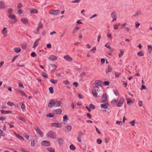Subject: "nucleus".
Listing matches in <instances>:
<instances>
[{
	"label": "nucleus",
	"mask_w": 152,
	"mask_h": 152,
	"mask_svg": "<svg viewBox=\"0 0 152 152\" xmlns=\"http://www.w3.org/2000/svg\"><path fill=\"white\" fill-rule=\"evenodd\" d=\"M48 150L50 152H54V149L52 148H48Z\"/></svg>",
	"instance_id": "a18cd8bd"
},
{
	"label": "nucleus",
	"mask_w": 152,
	"mask_h": 152,
	"mask_svg": "<svg viewBox=\"0 0 152 152\" xmlns=\"http://www.w3.org/2000/svg\"><path fill=\"white\" fill-rule=\"evenodd\" d=\"M103 84L105 86H108L109 84V82L108 81H104L103 83Z\"/></svg>",
	"instance_id": "bf43d9fd"
},
{
	"label": "nucleus",
	"mask_w": 152,
	"mask_h": 152,
	"mask_svg": "<svg viewBox=\"0 0 152 152\" xmlns=\"http://www.w3.org/2000/svg\"><path fill=\"white\" fill-rule=\"evenodd\" d=\"M107 37L109 39H111L112 38V35L110 34L107 33Z\"/></svg>",
	"instance_id": "13d9d810"
},
{
	"label": "nucleus",
	"mask_w": 152,
	"mask_h": 152,
	"mask_svg": "<svg viewBox=\"0 0 152 152\" xmlns=\"http://www.w3.org/2000/svg\"><path fill=\"white\" fill-rule=\"evenodd\" d=\"M141 12L140 11H138L136 12L135 14L134 15V16H138L139 15L141 14Z\"/></svg>",
	"instance_id": "a19ab883"
},
{
	"label": "nucleus",
	"mask_w": 152,
	"mask_h": 152,
	"mask_svg": "<svg viewBox=\"0 0 152 152\" xmlns=\"http://www.w3.org/2000/svg\"><path fill=\"white\" fill-rule=\"evenodd\" d=\"M85 75H86V73H85V72H82L80 75V76L81 77V78H83V77H85Z\"/></svg>",
	"instance_id": "052dcab7"
},
{
	"label": "nucleus",
	"mask_w": 152,
	"mask_h": 152,
	"mask_svg": "<svg viewBox=\"0 0 152 152\" xmlns=\"http://www.w3.org/2000/svg\"><path fill=\"white\" fill-rule=\"evenodd\" d=\"M47 136L53 139H55L56 137V135L55 132L52 131L48 132L47 134Z\"/></svg>",
	"instance_id": "f257e3e1"
},
{
	"label": "nucleus",
	"mask_w": 152,
	"mask_h": 152,
	"mask_svg": "<svg viewBox=\"0 0 152 152\" xmlns=\"http://www.w3.org/2000/svg\"><path fill=\"white\" fill-rule=\"evenodd\" d=\"M41 144L42 145L45 146H49L50 145V142L49 141H43L41 142Z\"/></svg>",
	"instance_id": "423d86ee"
},
{
	"label": "nucleus",
	"mask_w": 152,
	"mask_h": 152,
	"mask_svg": "<svg viewBox=\"0 0 152 152\" xmlns=\"http://www.w3.org/2000/svg\"><path fill=\"white\" fill-rule=\"evenodd\" d=\"M107 95L105 94L101 98L100 101L101 102L104 103L107 102Z\"/></svg>",
	"instance_id": "20e7f679"
},
{
	"label": "nucleus",
	"mask_w": 152,
	"mask_h": 152,
	"mask_svg": "<svg viewBox=\"0 0 152 152\" xmlns=\"http://www.w3.org/2000/svg\"><path fill=\"white\" fill-rule=\"evenodd\" d=\"M120 53L119 54V57L121 58L122 56L124 54V50H120Z\"/></svg>",
	"instance_id": "de8ad7c7"
},
{
	"label": "nucleus",
	"mask_w": 152,
	"mask_h": 152,
	"mask_svg": "<svg viewBox=\"0 0 152 152\" xmlns=\"http://www.w3.org/2000/svg\"><path fill=\"white\" fill-rule=\"evenodd\" d=\"M64 58L65 60L69 61H71L72 60V58L68 55L64 56Z\"/></svg>",
	"instance_id": "4468645a"
},
{
	"label": "nucleus",
	"mask_w": 152,
	"mask_h": 152,
	"mask_svg": "<svg viewBox=\"0 0 152 152\" xmlns=\"http://www.w3.org/2000/svg\"><path fill=\"white\" fill-rule=\"evenodd\" d=\"M95 83L96 84L99 86H102L103 85L102 81L99 80H96L95 81Z\"/></svg>",
	"instance_id": "f3484780"
},
{
	"label": "nucleus",
	"mask_w": 152,
	"mask_h": 152,
	"mask_svg": "<svg viewBox=\"0 0 152 152\" xmlns=\"http://www.w3.org/2000/svg\"><path fill=\"white\" fill-rule=\"evenodd\" d=\"M8 17L10 18L13 19H15V16L14 15H11L10 14L9 15Z\"/></svg>",
	"instance_id": "49530a36"
},
{
	"label": "nucleus",
	"mask_w": 152,
	"mask_h": 152,
	"mask_svg": "<svg viewBox=\"0 0 152 152\" xmlns=\"http://www.w3.org/2000/svg\"><path fill=\"white\" fill-rule=\"evenodd\" d=\"M7 104L10 106H12L14 105L13 103H11L10 102H8Z\"/></svg>",
	"instance_id": "864d4df0"
},
{
	"label": "nucleus",
	"mask_w": 152,
	"mask_h": 152,
	"mask_svg": "<svg viewBox=\"0 0 152 152\" xmlns=\"http://www.w3.org/2000/svg\"><path fill=\"white\" fill-rule=\"evenodd\" d=\"M66 128L68 131H71L72 129V127L71 126H68L66 127Z\"/></svg>",
	"instance_id": "58836bf2"
},
{
	"label": "nucleus",
	"mask_w": 152,
	"mask_h": 152,
	"mask_svg": "<svg viewBox=\"0 0 152 152\" xmlns=\"http://www.w3.org/2000/svg\"><path fill=\"white\" fill-rule=\"evenodd\" d=\"M60 13V11L59 10H52L50 12V13L53 15H56Z\"/></svg>",
	"instance_id": "f8f14e48"
},
{
	"label": "nucleus",
	"mask_w": 152,
	"mask_h": 152,
	"mask_svg": "<svg viewBox=\"0 0 152 152\" xmlns=\"http://www.w3.org/2000/svg\"><path fill=\"white\" fill-rule=\"evenodd\" d=\"M43 26V25L42 24L41 21L39 22L38 23V26L37 28V32H39V29Z\"/></svg>",
	"instance_id": "dca6fc26"
},
{
	"label": "nucleus",
	"mask_w": 152,
	"mask_h": 152,
	"mask_svg": "<svg viewBox=\"0 0 152 152\" xmlns=\"http://www.w3.org/2000/svg\"><path fill=\"white\" fill-rule=\"evenodd\" d=\"M63 83L65 85H69V82L67 80H64L63 81Z\"/></svg>",
	"instance_id": "37998d69"
},
{
	"label": "nucleus",
	"mask_w": 152,
	"mask_h": 152,
	"mask_svg": "<svg viewBox=\"0 0 152 152\" xmlns=\"http://www.w3.org/2000/svg\"><path fill=\"white\" fill-rule=\"evenodd\" d=\"M18 91L21 94L22 96H24L26 97L27 96L26 94H25V92L24 91L20 90H19Z\"/></svg>",
	"instance_id": "c9c22d12"
},
{
	"label": "nucleus",
	"mask_w": 152,
	"mask_h": 152,
	"mask_svg": "<svg viewBox=\"0 0 152 152\" xmlns=\"http://www.w3.org/2000/svg\"><path fill=\"white\" fill-rule=\"evenodd\" d=\"M62 112V110L61 109H56L53 111V113L55 114H60Z\"/></svg>",
	"instance_id": "9b49d317"
},
{
	"label": "nucleus",
	"mask_w": 152,
	"mask_h": 152,
	"mask_svg": "<svg viewBox=\"0 0 152 152\" xmlns=\"http://www.w3.org/2000/svg\"><path fill=\"white\" fill-rule=\"evenodd\" d=\"M49 90L50 93L51 94H53V88L52 87H50L49 88Z\"/></svg>",
	"instance_id": "09e8293b"
},
{
	"label": "nucleus",
	"mask_w": 152,
	"mask_h": 152,
	"mask_svg": "<svg viewBox=\"0 0 152 152\" xmlns=\"http://www.w3.org/2000/svg\"><path fill=\"white\" fill-rule=\"evenodd\" d=\"M54 100L53 99L51 100L49 102L48 104V107H49L52 108L54 106Z\"/></svg>",
	"instance_id": "9d476101"
},
{
	"label": "nucleus",
	"mask_w": 152,
	"mask_h": 152,
	"mask_svg": "<svg viewBox=\"0 0 152 152\" xmlns=\"http://www.w3.org/2000/svg\"><path fill=\"white\" fill-rule=\"evenodd\" d=\"M120 74V73L118 72H115V76L117 77H119Z\"/></svg>",
	"instance_id": "603ef678"
},
{
	"label": "nucleus",
	"mask_w": 152,
	"mask_h": 152,
	"mask_svg": "<svg viewBox=\"0 0 152 152\" xmlns=\"http://www.w3.org/2000/svg\"><path fill=\"white\" fill-rule=\"evenodd\" d=\"M16 118L18 119L19 120L24 122H25L26 121V120H25V119L23 117L21 116L19 117V116H17Z\"/></svg>",
	"instance_id": "a878e982"
},
{
	"label": "nucleus",
	"mask_w": 152,
	"mask_h": 152,
	"mask_svg": "<svg viewBox=\"0 0 152 152\" xmlns=\"http://www.w3.org/2000/svg\"><path fill=\"white\" fill-rule=\"evenodd\" d=\"M50 81L53 84H56L58 82V80L51 79L50 80Z\"/></svg>",
	"instance_id": "7c9ffc66"
},
{
	"label": "nucleus",
	"mask_w": 152,
	"mask_h": 152,
	"mask_svg": "<svg viewBox=\"0 0 152 152\" xmlns=\"http://www.w3.org/2000/svg\"><path fill=\"white\" fill-rule=\"evenodd\" d=\"M99 88L97 86H96L94 87V89L92 90V94L94 96L96 97L97 96V91H99Z\"/></svg>",
	"instance_id": "f03ea898"
},
{
	"label": "nucleus",
	"mask_w": 152,
	"mask_h": 152,
	"mask_svg": "<svg viewBox=\"0 0 152 152\" xmlns=\"http://www.w3.org/2000/svg\"><path fill=\"white\" fill-rule=\"evenodd\" d=\"M116 123L117 124H118L120 125H122V122L121 121H117L116 122Z\"/></svg>",
	"instance_id": "338daca9"
},
{
	"label": "nucleus",
	"mask_w": 152,
	"mask_h": 152,
	"mask_svg": "<svg viewBox=\"0 0 152 152\" xmlns=\"http://www.w3.org/2000/svg\"><path fill=\"white\" fill-rule=\"evenodd\" d=\"M110 43L109 42H108L105 45V47L110 50H112L110 47Z\"/></svg>",
	"instance_id": "2f4dec72"
},
{
	"label": "nucleus",
	"mask_w": 152,
	"mask_h": 152,
	"mask_svg": "<svg viewBox=\"0 0 152 152\" xmlns=\"http://www.w3.org/2000/svg\"><path fill=\"white\" fill-rule=\"evenodd\" d=\"M61 101H56L54 100V106L56 107L60 106L61 104Z\"/></svg>",
	"instance_id": "2eb2a0df"
},
{
	"label": "nucleus",
	"mask_w": 152,
	"mask_h": 152,
	"mask_svg": "<svg viewBox=\"0 0 152 152\" xmlns=\"http://www.w3.org/2000/svg\"><path fill=\"white\" fill-rule=\"evenodd\" d=\"M30 12L31 13H37L38 12L37 10L33 9L31 10Z\"/></svg>",
	"instance_id": "bb28decb"
},
{
	"label": "nucleus",
	"mask_w": 152,
	"mask_h": 152,
	"mask_svg": "<svg viewBox=\"0 0 152 152\" xmlns=\"http://www.w3.org/2000/svg\"><path fill=\"white\" fill-rule=\"evenodd\" d=\"M112 71V68L109 65H108L107 68L105 70V73H107L111 72Z\"/></svg>",
	"instance_id": "6ab92c4d"
},
{
	"label": "nucleus",
	"mask_w": 152,
	"mask_h": 152,
	"mask_svg": "<svg viewBox=\"0 0 152 152\" xmlns=\"http://www.w3.org/2000/svg\"><path fill=\"white\" fill-rule=\"evenodd\" d=\"M36 54L34 52H32L31 53V56L32 57H34L36 56Z\"/></svg>",
	"instance_id": "69168bd1"
},
{
	"label": "nucleus",
	"mask_w": 152,
	"mask_h": 152,
	"mask_svg": "<svg viewBox=\"0 0 152 152\" xmlns=\"http://www.w3.org/2000/svg\"><path fill=\"white\" fill-rule=\"evenodd\" d=\"M1 114H6L11 113H12V111L9 110H1Z\"/></svg>",
	"instance_id": "412c9836"
},
{
	"label": "nucleus",
	"mask_w": 152,
	"mask_h": 152,
	"mask_svg": "<svg viewBox=\"0 0 152 152\" xmlns=\"http://www.w3.org/2000/svg\"><path fill=\"white\" fill-rule=\"evenodd\" d=\"M79 29L80 28L78 27H76L74 28L72 32V34L74 35V36L75 35L76 33Z\"/></svg>",
	"instance_id": "b1692460"
},
{
	"label": "nucleus",
	"mask_w": 152,
	"mask_h": 152,
	"mask_svg": "<svg viewBox=\"0 0 152 152\" xmlns=\"http://www.w3.org/2000/svg\"><path fill=\"white\" fill-rule=\"evenodd\" d=\"M1 33L4 35L7 34V31L6 30V28H4L1 31Z\"/></svg>",
	"instance_id": "72a5a7b5"
},
{
	"label": "nucleus",
	"mask_w": 152,
	"mask_h": 152,
	"mask_svg": "<svg viewBox=\"0 0 152 152\" xmlns=\"http://www.w3.org/2000/svg\"><path fill=\"white\" fill-rule=\"evenodd\" d=\"M138 105L141 107L142 105V102L141 101H139L138 103Z\"/></svg>",
	"instance_id": "774afa93"
},
{
	"label": "nucleus",
	"mask_w": 152,
	"mask_h": 152,
	"mask_svg": "<svg viewBox=\"0 0 152 152\" xmlns=\"http://www.w3.org/2000/svg\"><path fill=\"white\" fill-rule=\"evenodd\" d=\"M109 106V104L108 103L106 104H100V106L101 108L107 109L108 108V106Z\"/></svg>",
	"instance_id": "ddd939ff"
},
{
	"label": "nucleus",
	"mask_w": 152,
	"mask_h": 152,
	"mask_svg": "<svg viewBox=\"0 0 152 152\" xmlns=\"http://www.w3.org/2000/svg\"><path fill=\"white\" fill-rule=\"evenodd\" d=\"M129 123L130 124L131 126H134L135 125V121L134 120H133L132 121H130L129 122Z\"/></svg>",
	"instance_id": "5fc2aeb1"
},
{
	"label": "nucleus",
	"mask_w": 152,
	"mask_h": 152,
	"mask_svg": "<svg viewBox=\"0 0 152 152\" xmlns=\"http://www.w3.org/2000/svg\"><path fill=\"white\" fill-rule=\"evenodd\" d=\"M5 135V133L0 129V136H4Z\"/></svg>",
	"instance_id": "79ce46f5"
},
{
	"label": "nucleus",
	"mask_w": 152,
	"mask_h": 152,
	"mask_svg": "<svg viewBox=\"0 0 152 152\" xmlns=\"http://www.w3.org/2000/svg\"><path fill=\"white\" fill-rule=\"evenodd\" d=\"M63 121H66L69 119V118L67 115H65L63 117Z\"/></svg>",
	"instance_id": "e433bc0d"
},
{
	"label": "nucleus",
	"mask_w": 152,
	"mask_h": 152,
	"mask_svg": "<svg viewBox=\"0 0 152 152\" xmlns=\"http://www.w3.org/2000/svg\"><path fill=\"white\" fill-rule=\"evenodd\" d=\"M58 144L59 145H61L63 144V140L61 138H59L58 139Z\"/></svg>",
	"instance_id": "cd10ccee"
},
{
	"label": "nucleus",
	"mask_w": 152,
	"mask_h": 152,
	"mask_svg": "<svg viewBox=\"0 0 152 152\" xmlns=\"http://www.w3.org/2000/svg\"><path fill=\"white\" fill-rule=\"evenodd\" d=\"M128 98H126V100L127 101V104L129 105H130L131 104L132 101L130 100H128Z\"/></svg>",
	"instance_id": "6e6d98bb"
},
{
	"label": "nucleus",
	"mask_w": 152,
	"mask_h": 152,
	"mask_svg": "<svg viewBox=\"0 0 152 152\" xmlns=\"http://www.w3.org/2000/svg\"><path fill=\"white\" fill-rule=\"evenodd\" d=\"M135 27L136 28H138L140 25V24L138 22H136L135 23Z\"/></svg>",
	"instance_id": "8fccbe9b"
},
{
	"label": "nucleus",
	"mask_w": 152,
	"mask_h": 152,
	"mask_svg": "<svg viewBox=\"0 0 152 152\" xmlns=\"http://www.w3.org/2000/svg\"><path fill=\"white\" fill-rule=\"evenodd\" d=\"M14 134L15 136L17 137L20 140H23V137L21 136H20L19 134H18L16 133L15 132H14Z\"/></svg>",
	"instance_id": "393cba45"
},
{
	"label": "nucleus",
	"mask_w": 152,
	"mask_h": 152,
	"mask_svg": "<svg viewBox=\"0 0 152 152\" xmlns=\"http://www.w3.org/2000/svg\"><path fill=\"white\" fill-rule=\"evenodd\" d=\"M124 101V98H121L117 104V106L118 107H121L123 104Z\"/></svg>",
	"instance_id": "39448f33"
},
{
	"label": "nucleus",
	"mask_w": 152,
	"mask_h": 152,
	"mask_svg": "<svg viewBox=\"0 0 152 152\" xmlns=\"http://www.w3.org/2000/svg\"><path fill=\"white\" fill-rule=\"evenodd\" d=\"M57 58L56 56L52 55L50 56L49 58V59L52 61H55Z\"/></svg>",
	"instance_id": "4be33fe9"
},
{
	"label": "nucleus",
	"mask_w": 152,
	"mask_h": 152,
	"mask_svg": "<svg viewBox=\"0 0 152 152\" xmlns=\"http://www.w3.org/2000/svg\"><path fill=\"white\" fill-rule=\"evenodd\" d=\"M46 116L48 117L52 118V117H53L54 116V115L53 114L50 113L48 114Z\"/></svg>",
	"instance_id": "c03bdc74"
},
{
	"label": "nucleus",
	"mask_w": 152,
	"mask_h": 152,
	"mask_svg": "<svg viewBox=\"0 0 152 152\" xmlns=\"http://www.w3.org/2000/svg\"><path fill=\"white\" fill-rule=\"evenodd\" d=\"M37 142V141L36 140H33L31 141V145L32 146H34L36 143Z\"/></svg>",
	"instance_id": "4c0bfd02"
},
{
	"label": "nucleus",
	"mask_w": 152,
	"mask_h": 152,
	"mask_svg": "<svg viewBox=\"0 0 152 152\" xmlns=\"http://www.w3.org/2000/svg\"><path fill=\"white\" fill-rule=\"evenodd\" d=\"M146 88V86L144 85H142L141 88L140 89L141 90H142L143 89H145Z\"/></svg>",
	"instance_id": "0e129e2a"
},
{
	"label": "nucleus",
	"mask_w": 152,
	"mask_h": 152,
	"mask_svg": "<svg viewBox=\"0 0 152 152\" xmlns=\"http://www.w3.org/2000/svg\"><path fill=\"white\" fill-rule=\"evenodd\" d=\"M53 126L56 128H60L62 126V124L59 123H54L52 124Z\"/></svg>",
	"instance_id": "1a4fd4ad"
},
{
	"label": "nucleus",
	"mask_w": 152,
	"mask_h": 152,
	"mask_svg": "<svg viewBox=\"0 0 152 152\" xmlns=\"http://www.w3.org/2000/svg\"><path fill=\"white\" fill-rule=\"evenodd\" d=\"M111 17L113 18V20L111 22H113L114 21L116 20L117 19L116 13L115 11L112 12L110 15Z\"/></svg>",
	"instance_id": "6e6552de"
},
{
	"label": "nucleus",
	"mask_w": 152,
	"mask_h": 152,
	"mask_svg": "<svg viewBox=\"0 0 152 152\" xmlns=\"http://www.w3.org/2000/svg\"><path fill=\"white\" fill-rule=\"evenodd\" d=\"M20 104L21 106V108L22 111L24 112L26 111V107L23 103H21Z\"/></svg>",
	"instance_id": "aec40b11"
},
{
	"label": "nucleus",
	"mask_w": 152,
	"mask_h": 152,
	"mask_svg": "<svg viewBox=\"0 0 152 152\" xmlns=\"http://www.w3.org/2000/svg\"><path fill=\"white\" fill-rule=\"evenodd\" d=\"M14 51L16 53H18L21 51V49L19 48H14Z\"/></svg>",
	"instance_id": "c85d7f7f"
},
{
	"label": "nucleus",
	"mask_w": 152,
	"mask_h": 152,
	"mask_svg": "<svg viewBox=\"0 0 152 152\" xmlns=\"http://www.w3.org/2000/svg\"><path fill=\"white\" fill-rule=\"evenodd\" d=\"M5 5L4 3L3 2H0V9H3Z\"/></svg>",
	"instance_id": "473e14b6"
},
{
	"label": "nucleus",
	"mask_w": 152,
	"mask_h": 152,
	"mask_svg": "<svg viewBox=\"0 0 152 152\" xmlns=\"http://www.w3.org/2000/svg\"><path fill=\"white\" fill-rule=\"evenodd\" d=\"M34 129L36 132L37 134L40 135L41 137H42L43 134L42 132L40 130L39 128L37 126H35Z\"/></svg>",
	"instance_id": "7ed1b4c3"
},
{
	"label": "nucleus",
	"mask_w": 152,
	"mask_h": 152,
	"mask_svg": "<svg viewBox=\"0 0 152 152\" xmlns=\"http://www.w3.org/2000/svg\"><path fill=\"white\" fill-rule=\"evenodd\" d=\"M21 21L24 24L26 25L28 23V20L27 19L25 18H22L21 19Z\"/></svg>",
	"instance_id": "5701e85b"
},
{
	"label": "nucleus",
	"mask_w": 152,
	"mask_h": 152,
	"mask_svg": "<svg viewBox=\"0 0 152 152\" xmlns=\"http://www.w3.org/2000/svg\"><path fill=\"white\" fill-rule=\"evenodd\" d=\"M96 142L97 143L99 144H101L102 143V140L99 139H98L97 140Z\"/></svg>",
	"instance_id": "3c124183"
},
{
	"label": "nucleus",
	"mask_w": 152,
	"mask_h": 152,
	"mask_svg": "<svg viewBox=\"0 0 152 152\" xmlns=\"http://www.w3.org/2000/svg\"><path fill=\"white\" fill-rule=\"evenodd\" d=\"M137 55L140 56H143L144 55V53L143 52L141 51L137 53Z\"/></svg>",
	"instance_id": "c756f323"
},
{
	"label": "nucleus",
	"mask_w": 152,
	"mask_h": 152,
	"mask_svg": "<svg viewBox=\"0 0 152 152\" xmlns=\"http://www.w3.org/2000/svg\"><path fill=\"white\" fill-rule=\"evenodd\" d=\"M73 85L76 88L77 87L78 85V83L77 82H74V83H73Z\"/></svg>",
	"instance_id": "4d7b16f0"
},
{
	"label": "nucleus",
	"mask_w": 152,
	"mask_h": 152,
	"mask_svg": "<svg viewBox=\"0 0 152 152\" xmlns=\"http://www.w3.org/2000/svg\"><path fill=\"white\" fill-rule=\"evenodd\" d=\"M90 107L91 109H94L95 108V106L92 104H91L90 105Z\"/></svg>",
	"instance_id": "680f3d73"
},
{
	"label": "nucleus",
	"mask_w": 152,
	"mask_h": 152,
	"mask_svg": "<svg viewBox=\"0 0 152 152\" xmlns=\"http://www.w3.org/2000/svg\"><path fill=\"white\" fill-rule=\"evenodd\" d=\"M83 135V134L81 131L79 132L77 137V140L80 142H82L81 138Z\"/></svg>",
	"instance_id": "0eeeda50"
},
{
	"label": "nucleus",
	"mask_w": 152,
	"mask_h": 152,
	"mask_svg": "<svg viewBox=\"0 0 152 152\" xmlns=\"http://www.w3.org/2000/svg\"><path fill=\"white\" fill-rule=\"evenodd\" d=\"M148 53H150L152 50V46L150 45H148Z\"/></svg>",
	"instance_id": "f704fd0d"
},
{
	"label": "nucleus",
	"mask_w": 152,
	"mask_h": 152,
	"mask_svg": "<svg viewBox=\"0 0 152 152\" xmlns=\"http://www.w3.org/2000/svg\"><path fill=\"white\" fill-rule=\"evenodd\" d=\"M70 148L72 150H74L76 148L72 144L70 146Z\"/></svg>",
	"instance_id": "ea45409f"
},
{
	"label": "nucleus",
	"mask_w": 152,
	"mask_h": 152,
	"mask_svg": "<svg viewBox=\"0 0 152 152\" xmlns=\"http://www.w3.org/2000/svg\"><path fill=\"white\" fill-rule=\"evenodd\" d=\"M40 40V39H38L35 41L33 46V48H34L35 49L36 47L38 45L39 43V41Z\"/></svg>",
	"instance_id": "a211bd4d"
},
{
	"label": "nucleus",
	"mask_w": 152,
	"mask_h": 152,
	"mask_svg": "<svg viewBox=\"0 0 152 152\" xmlns=\"http://www.w3.org/2000/svg\"><path fill=\"white\" fill-rule=\"evenodd\" d=\"M22 48L23 49H25L27 48V45L26 44L22 45Z\"/></svg>",
	"instance_id": "e2e57ef3"
}]
</instances>
